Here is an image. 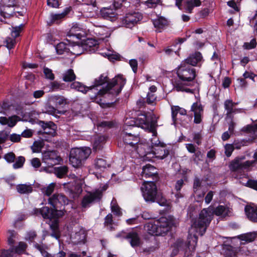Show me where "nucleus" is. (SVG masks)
<instances>
[{"label":"nucleus","instance_id":"774afa93","mask_svg":"<svg viewBox=\"0 0 257 257\" xmlns=\"http://www.w3.org/2000/svg\"><path fill=\"white\" fill-rule=\"evenodd\" d=\"M129 64L132 68L133 72L136 73L138 70V61L136 59H131L130 60Z\"/></svg>","mask_w":257,"mask_h":257},{"label":"nucleus","instance_id":"f8f14e48","mask_svg":"<svg viewBox=\"0 0 257 257\" xmlns=\"http://www.w3.org/2000/svg\"><path fill=\"white\" fill-rule=\"evenodd\" d=\"M62 160L55 151H47L42 154V161L49 167L58 164Z\"/></svg>","mask_w":257,"mask_h":257},{"label":"nucleus","instance_id":"0eeeda50","mask_svg":"<svg viewBox=\"0 0 257 257\" xmlns=\"http://www.w3.org/2000/svg\"><path fill=\"white\" fill-rule=\"evenodd\" d=\"M245 159L244 157H237L232 160L229 164V168L232 176L235 179H240L245 174L244 170H248L253 166L254 161H246L243 162Z\"/></svg>","mask_w":257,"mask_h":257},{"label":"nucleus","instance_id":"6e6d98bb","mask_svg":"<svg viewBox=\"0 0 257 257\" xmlns=\"http://www.w3.org/2000/svg\"><path fill=\"white\" fill-rule=\"evenodd\" d=\"M44 73L46 78L51 80H53L55 78V75L52 70L48 68H44Z\"/></svg>","mask_w":257,"mask_h":257},{"label":"nucleus","instance_id":"c756f323","mask_svg":"<svg viewBox=\"0 0 257 257\" xmlns=\"http://www.w3.org/2000/svg\"><path fill=\"white\" fill-rule=\"evenodd\" d=\"M70 87L72 89H75L84 94L86 93L88 91L92 90L91 86L87 87L78 81H74L72 82L70 85Z\"/></svg>","mask_w":257,"mask_h":257},{"label":"nucleus","instance_id":"338daca9","mask_svg":"<svg viewBox=\"0 0 257 257\" xmlns=\"http://www.w3.org/2000/svg\"><path fill=\"white\" fill-rule=\"evenodd\" d=\"M246 186L257 190V180L249 179L246 182Z\"/></svg>","mask_w":257,"mask_h":257},{"label":"nucleus","instance_id":"f257e3e1","mask_svg":"<svg viewBox=\"0 0 257 257\" xmlns=\"http://www.w3.org/2000/svg\"><path fill=\"white\" fill-rule=\"evenodd\" d=\"M217 216L225 217L228 214V209L223 205H219L214 210L212 207L202 209L199 215V217L193 221L191 229L189 231L188 237V247L190 250L194 251L197 244L198 237L196 234L192 235L195 231L202 236L206 232L213 218V214Z\"/></svg>","mask_w":257,"mask_h":257},{"label":"nucleus","instance_id":"c85d7f7f","mask_svg":"<svg viewBox=\"0 0 257 257\" xmlns=\"http://www.w3.org/2000/svg\"><path fill=\"white\" fill-rule=\"evenodd\" d=\"M157 172L155 167L150 164H147L143 168L142 175L145 178L154 176Z\"/></svg>","mask_w":257,"mask_h":257},{"label":"nucleus","instance_id":"39448f33","mask_svg":"<svg viewBox=\"0 0 257 257\" xmlns=\"http://www.w3.org/2000/svg\"><path fill=\"white\" fill-rule=\"evenodd\" d=\"M172 221L165 217L148 222L145 226L147 232L152 235H164L170 229Z\"/></svg>","mask_w":257,"mask_h":257},{"label":"nucleus","instance_id":"6e6552de","mask_svg":"<svg viewBox=\"0 0 257 257\" xmlns=\"http://www.w3.org/2000/svg\"><path fill=\"white\" fill-rule=\"evenodd\" d=\"M91 153L88 147L75 148L71 150L69 156V162L74 168H78L82 165V162L87 159Z\"/></svg>","mask_w":257,"mask_h":257},{"label":"nucleus","instance_id":"b1692460","mask_svg":"<svg viewBox=\"0 0 257 257\" xmlns=\"http://www.w3.org/2000/svg\"><path fill=\"white\" fill-rule=\"evenodd\" d=\"M182 3L183 6L181 10L189 13H191L194 7H199L201 4L200 0H184Z\"/></svg>","mask_w":257,"mask_h":257},{"label":"nucleus","instance_id":"f704fd0d","mask_svg":"<svg viewBox=\"0 0 257 257\" xmlns=\"http://www.w3.org/2000/svg\"><path fill=\"white\" fill-rule=\"evenodd\" d=\"M107 138L104 136H98L95 138L93 143V149L95 151L100 150L105 143Z\"/></svg>","mask_w":257,"mask_h":257},{"label":"nucleus","instance_id":"9b49d317","mask_svg":"<svg viewBox=\"0 0 257 257\" xmlns=\"http://www.w3.org/2000/svg\"><path fill=\"white\" fill-rule=\"evenodd\" d=\"M125 0H114L113 7L111 8H103L100 10V14L101 16L105 19L109 20L111 21L114 20L117 16L116 9L119 8L123 2Z\"/></svg>","mask_w":257,"mask_h":257},{"label":"nucleus","instance_id":"423d86ee","mask_svg":"<svg viewBox=\"0 0 257 257\" xmlns=\"http://www.w3.org/2000/svg\"><path fill=\"white\" fill-rule=\"evenodd\" d=\"M153 137L151 140L152 144L151 152H147L145 149L144 150V155L140 157H143L145 160L149 161L151 160V158H153L161 160L164 159L169 154V152L166 149L165 145L160 142L157 136Z\"/></svg>","mask_w":257,"mask_h":257},{"label":"nucleus","instance_id":"7c9ffc66","mask_svg":"<svg viewBox=\"0 0 257 257\" xmlns=\"http://www.w3.org/2000/svg\"><path fill=\"white\" fill-rule=\"evenodd\" d=\"M72 10L71 7H66L64 10L63 12L60 14H53L51 15V20L54 23L57 24L61 20L65 18V17L68 15L70 11Z\"/></svg>","mask_w":257,"mask_h":257},{"label":"nucleus","instance_id":"4d7b16f0","mask_svg":"<svg viewBox=\"0 0 257 257\" xmlns=\"http://www.w3.org/2000/svg\"><path fill=\"white\" fill-rule=\"evenodd\" d=\"M224 149L225 154L227 157H229L231 155L233 150H234L232 144H226L224 146Z\"/></svg>","mask_w":257,"mask_h":257},{"label":"nucleus","instance_id":"f03ea898","mask_svg":"<svg viewBox=\"0 0 257 257\" xmlns=\"http://www.w3.org/2000/svg\"><path fill=\"white\" fill-rule=\"evenodd\" d=\"M175 71L178 79L173 82L174 89L177 91L193 93L194 90L188 87L192 85L196 77V69L188 64L181 62Z\"/></svg>","mask_w":257,"mask_h":257},{"label":"nucleus","instance_id":"aec40b11","mask_svg":"<svg viewBox=\"0 0 257 257\" xmlns=\"http://www.w3.org/2000/svg\"><path fill=\"white\" fill-rule=\"evenodd\" d=\"M191 110L194 112V122L196 124L200 123L202 121L203 109L200 102H195L191 106Z\"/></svg>","mask_w":257,"mask_h":257},{"label":"nucleus","instance_id":"e2e57ef3","mask_svg":"<svg viewBox=\"0 0 257 257\" xmlns=\"http://www.w3.org/2000/svg\"><path fill=\"white\" fill-rule=\"evenodd\" d=\"M46 111L51 115H55L56 113H59L60 112L57 110L55 107L50 105L46 106Z\"/></svg>","mask_w":257,"mask_h":257},{"label":"nucleus","instance_id":"603ef678","mask_svg":"<svg viewBox=\"0 0 257 257\" xmlns=\"http://www.w3.org/2000/svg\"><path fill=\"white\" fill-rule=\"evenodd\" d=\"M25 162V159L23 156H20L18 157L15 162L13 164V168L15 169H17L22 168Z\"/></svg>","mask_w":257,"mask_h":257},{"label":"nucleus","instance_id":"20e7f679","mask_svg":"<svg viewBox=\"0 0 257 257\" xmlns=\"http://www.w3.org/2000/svg\"><path fill=\"white\" fill-rule=\"evenodd\" d=\"M120 141H122L124 146L125 152L130 154L131 157H137L136 154L140 157L144 155V150L147 147V145L140 143V138L138 134L123 133L121 134ZM119 145H121L120 141Z\"/></svg>","mask_w":257,"mask_h":257},{"label":"nucleus","instance_id":"cd10ccee","mask_svg":"<svg viewBox=\"0 0 257 257\" xmlns=\"http://www.w3.org/2000/svg\"><path fill=\"white\" fill-rule=\"evenodd\" d=\"M157 88L155 85L150 87L146 96V102L149 104L154 105L156 103L157 96L155 92Z\"/></svg>","mask_w":257,"mask_h":257},{"label":"nucleus","instance_id":"a19ab883","mask_svg":"<svg viewBox=\"0 0 257 257\" xmlns=\"http://www.w3.org/2000/svg\"><path fill=\"white\" fill-rule=\"evenodd\" d=\"M68 171L66 166H61L55 169V174L57 177L61 178L67 175Z\"/></svg>","mask_w":257,"mask_h":257},{"label":"nucleus","instance_id":"473e14b6","mask_svg":"<svg viewBox=\"0 0 257 257\" xmlns=\"http://www.w3.org/2000/svg\"><path fill=\"white\" fill-rule=\"evenodd\" d=\"M16 190L20 194H30L33 191V186L32 184H22L16 186Z\"/></svg>","mask_w":257,"mask_h":257},{"label":"nucleus","instance_id":"4c0bfd02","mask_svg":"<svg viewBox=\"0 0 257 257\" xmlns=\"http://www.w3.org/2000/svg\"><path fill=\"white\" fill-rule=\"evenodd\" d=\"M76 78V75L72 69H69L65 71L62 76V79L65 82H72L75 80Z\"/></svg>","mask_w":257,"mask_h":257},{"label":"nucleus","instance_id":"bb28decb","mask_svg":"<svg viewBox=\"0 0 257 257\" xmlns=\"http://www.w3.org/2000/svg\"><path fill=\"white\" fill-rule=\"evenodd\" d=\"M244 211L247 218L254 222H257V207L246 206Z\"/></svg>","mask_w":257,"mask_h":257},{"label":"nucleus","instance_id":"6ab92c4d","mask_svg":"<svg viewBox=\"0 0 257 257\" xmlns=\"http://www.w3.org/2000/svg\"><path fill=\"white\" fill-rule=\"evenodd\" d=\"M36 237V232L35 230H32L27 232L25 236V239L28 241L30 243H33L34 247L40 251L42 255H44V254L46 252L45 250L44 245L42 242L39 244L34 241Z\"/></svg>","mask_w":257,"mask_h":257},{"label":"nucleus","instance_id":"a18cd8bd","mask_svg":"<svg viewBox=\"0 0 257 257\" xmlns=\"http://www.w3.org/2000/svg\"><path fill=\"white\" fill-rule=\"evenodd\" d=\"M17 43L16 39L12 37H8L6 38L4 44L6 47L9 50L13 49Z\"/></svg>","mask_w":257,"mask_h":257},{"label":"nucleus","instance_id":"0e129e2a","mask_svg":"<svg viewBox=\"0 0 257 257\" xmlns=\"http://www.w3.org/2000/svg\"><path fill=\"white\" fill-rule=\"evenodd\" d=\"M1 4L7 7H13L16 6L15 0H1Z\"/></svg>","mask_w":257,"mask_h":257},{"label":"nucleus","instance_id":"69168bd1","mask_svg":"<svg viewBox=\"0 0 257 257\" xmlns=\"http://www.w3.org/2000/svg\"><path fill=\"white\" fill-rule=\"evenodd\" d=\"M161 2V0H148L146 2V5L149 8H155Z\"/></svg>","mask_w":257,"mask_h":257},{"label":"nucleus","instance_id":"3c124183","mask_svg":"<svg viewBox=\"0 0 257 257\" xmlns=\"http://www.w3.org/2000/svg\"><path fill=\"white\" fill-rule=\"evenodd\" d=\"M17 235V233L14 230H9L8 231V242L9 245H12L14 244Z\"/></svg>","mask_w":257,"mask_h":257},{"label":"nucleus","instance_id":"052dcab7","mask_svg":"<svg viewBox=\"0 0 257 257\" xmlns=\"http://www.w3.org/2000/svg\"><path fill=\"white\" fill-rule=\"evenodd\" d=\"M246 142L245 140L234 141L232 144L234 149H240L242 147L246 145Z\"/></svg>","mask_w":257,"mask_h":257},{"label":"nucleus","instance_id":"de8ad7c7","mask_svg":"<svg viewBox=\"0 0 257 257\" xmlns=\"http://www.w3.org/2000/svg\"><path fill=\"white\" fill-rule=\"evenodd\" d=\"M111 210L115 215L117 216H121L122 213L120 211V208L117 204L116 201L115 199H113L111 201Z\"/></svg>","mask_w":257,"mask_h":257},{"label":"nucleus","instance_id":"8fccbe9b","mask_svg":"<svg viewBox=\"0 0 257 257\" xmlns=\"http://www.w3.org/2000/svg\"><path fill=\"white\" fill-rule=\"evenodd\" d=\"M44 146V142L43 141H35L32 146V149L33 152L39 153L41 151Z\"/></svg>","mask_w":257,"mask_h":257},{"label":"nucleus","instance_id":"49530a36","mask_svg":"<svg viewBox=\"0 0 257 257\" xmlns=\"http://www.w3.org/2000/svg\"><path fill=\"white\" fill-rule=\"evenodd\" d=\"M256 237V234L254 233H247L245 234L240 235L238 238L241 240L247 242H251L253 241Z\"/></svg>","mask_w":257,"mask_h":257},{"label":"nucleus","instance_id":"5701e85b","mask_svg":"<svg viewBox=\"0 0 257 257\" xmlns=\"http://www.w3.org/2000/svg\"><path fill=\"white\" fill-rule=\"evenodd\" d=\"M93 32L98 38L101 40L109 37L111 34L110 29L104 26H95Z\"/></svg>","mask_w":257,"mask_h":257},{"label":"nucleus","instance_id":"2eb2a0df","mask_svg":"<svg viewBox=\"0 0 257 257\" xmlns=\"http://www.w3.org/2000/svg\"><path fill=\"white\" fill-rule=\"evenodd\" d=\"M117 237H122L125 238L133 247L139 246L141 244L140 237L136 231L132 230L125 233L123 232L116 235Z\"/></svg>","mask_w":257,"mask_h":257},{"label":"nucleus","instance_id":"2f4dec72","mask_svg":"<svg viewBox=\"0 0 257 257\" xmlns=\"http://www.w3.org/2000/svg\"><path fill=\"white\" fill-rule=\"evenodd\" d=\"M109 166V164L107 162L106 160L103 158H96L94 162L95 168L100 171H103Z\"/></svg>","mask_w":257,"mask_h":257},{"label":"nucleus","instance_id":"4be33fe9","mask_svg":"<svg viewBox=\"0 0 257 257\" xmlns=\"http://www.w3.org/2000/svg\"><path fill=\"white\" fill-rule=\"evenodd\" d=\"M202 59V56L200 52H195L190 54L186 59L183 60L182 62L185 64H188L191 66H195Z\"/></svg>","mask_w":257,"mask_h":257},{"label":"nucleus","instance_id":"13d9d810","mask_svg":"<svg viewBox=\"0 0 257 257\" xmlns=\"http://www.w3.org/2000/svg\"><path fill=\"white\" fill-rule=\"evenodd\" d=\"M19 120V117L17 115H13L8 118V123L7 124L9 126L14 127Z\"/></svg>","mask_w":257,"mask_h":257},{"label":"nucleus","instance_id":"7ed1b4c3","mask_svg":"<svg viewBox=\"0 0 257 257\" xmlns=\"http://www.w3.org/2000/svg\"><path fill=\"white\" fill-rule=\"evenodd\" d=\"M126 82L125 79L122 75H118L108 82V78L106 74H102L94 80L93 84L91 86L92 90L95 87L102 85L107 83L105 88L99 89L95 97L103 95L106 93L113 95H118L121 91Z\"/></svg>","mask_w":257,"mask_h":257},{"label":"nucleus","instance_id":"5fc2aeb1","mask_svg":"<svg viewBox=\"0 0 257 257\" xmlns=\"http://www.w3.org/2000/svg\"><path fill=\"white\" fill-rule=\"evenodd\" d=\"M4 158L8 163H12L15 162L16 156L14 153L10 152L6 154L4 156Z\"/></svg>","mask_w":257,"mask_h":257},{"label":"nucleus","instance_id":"1a4fd4ad","mask_svg":"<svg viewBox=\"0 0 257 257\" xmlns=\"http://www.w3.org/2000/svg\"><path fill=\"white\" fill-rule=\"evenodd\" d=\"M136 124L149 133H152L153 137L157 135V121L153 120L150 115L141 114L136 120Z\"/></svg>","mask_w":257,"mask_h":257},{"label":"nucleus","instance_id":"bf43d9fd","mask_svg":"<svg viewBox=\"0 0 257 257\" xmlns=\"http://www.w3.org/2000/svg\"><path fill=\"white\" fill-rule=\"evenodd\" d=\"M256 46V41L255 39H252L249 43H244L243 47L245 49L250 50L254 48Z\"/></svg>","mask_w":257,"mask_h":257},{"label":"nucleus","instance_id":"4468645a","mask_svg":"<svg viewBox=\"0 0 257 257\" xmlns=\"http://www.w3.org/2000/svg\"><path fill=\"white\" fill-rule=\"evenodd\" d=\"M68 199L67 197L61 194H54L49 198V203L55 210H58L67 203Z\"/></svg>","mask_w":257,"mask_h":257},{"label":"nucleus","instance_id":"58836bf2","mask_svg":"<svg viewBox=\"0 0 257 257\" xmlns=\"http://www.w3.org/2000/svg\"><path fill=\"white\" fill-rule=\"evenodd\" d=\"M50 101L56 106H63L66 104V99L60 96H53L50 98Z\"/></svg>","mask_w":257,"mask_h":257},{"label":"nucleus","instance_id":"ddd939ff","mask_svg":"<svg viewBox=\"0 0 257 257\" xmlns=\"http://www.w3.org/2000/svg\"><path fill=\"white\" fill-rule=\"evenodd\" d=\"M40 213L45 219H57L64 214V209L61 210H55L50 209L48 207H43L39 210Z\"/></svg>","mask_w":257,"mask_h":257},{"label":"nucleus","instance_id":"f3484780","mask_svg":"<svg viewBox=\"0 0 257 257\" xmlns=\"http://www.w3.org/2000/svg\"><path fill=\"white\" fill-rule=\"evenodd\" d=\"M102 196V193L99 190L85 195L81 201V206L83 208H87L90 206V204L94 201H98Z\"/></svg>","mask_w":257,"mask_h":257},{"label":"nucleus","instance_id":"dca6fc26","mask_svg":"<svg viewBox=\"0 0 257 257\" xmlns=\"http://www.w3.org/2000/svg\"><path fill=\"white\" fill-rule=\"evenodd\" d=\"M142 15L139 12L126 14L122 20L125 27L132 28L142 19Z\"/></svg>","mask_w":257,"mask_h":257},{"label":"nucleus","instance_id":"72a5a7b5","mask_svg":"<svg viewBox=\"0 0 257 257\" xmlns=\"http://www.w3.org/2000/svg\"><path fill=\"white\" fill-rule=\"evenodd\" d=\"M27 244L26 243L20 241L19 242L18 245L16 246H13L10 248V249L13 250V254L15 253L20 254L25 253L26 250L27 248Z\"/></svg>","mask_w":257,"mask_h":257},{"label":"nucleus","instance_id":"79ce46f5","mask_svg":"<svg viewBox=\"0 0 257 257\" xmlns=\"http://www.w3.org/2000/svg\"><path fill=\"white\" fill-rule=\"evenodd\" d=\"M113 221L112 219V215L111 213L107 214L104 218V225L109 230H112Z\"/></svg>","mask_w":257,"mask_h":257},{"label":"nucleus","instance_id":"ea45409f","mask_svg":"<svg viewBox=\"0 0 257 257\" xmlns=\"http://www.w3.org/2000/svg\"><path fill=\"white\" fill-rule=\"evenodd\" d=\"M50 228L53 231L51 235L56 239H58L60 235L59 231V224L56 220H55L50 225Z\"/></svg>","mask_w":257,"mask_h":257},{"label":"nucleus","instance_id":"864d4df0","mask_svg":"<svg viewBox=\"0 0 257 257\" xmlns=\"http://www.w3.org/2000/svg\"><path fill=\"white\" fill-rule=\"evenodd\" d=\"M55 186V183H51L47 187L44 188L42 189V191L44 194L47 196H50L53 192Z\"/></svg>","mask_w":257,"mask_h":257},{"label":"nucleus","instance_id":"09e8293b","mask_svg":"<svg viewBox=\"0 0 257 257\" xmlns=\"http://www.w3.org/2000/svg\"><path fill=\"white\" fill-rule=\"evenodd\" d=\"M201 182L199 178H196L194 179L193 183L194 192L196 194V195L200 198H202L204 195V193H202L199 194H197L198 190L201 186Z\"/></svg>","mask_w":257,"mask_h":257},{"label":"nucleus","instance_id":"37998d69","mask_svg":"<svg viewBox=\"0 0 257 257\" xmlns=\"http://www.w3.org/2000/svg\"><path fill=\"white\" fill-rule=\"evenodd\" d=\"M25 25L21 24L19 26L12 27L11 31V36L15 39L20 35V33L22 32Z\"/></svg>","mask_w":257,"mask_h":257},{"label":"nucleus","instance_id":"680f3d73","mask_svg":"<svg viewBox=\"0 0 257 257\" xmlns=\"http://www.w3.org/2000/svg\"><path fill=\"white\" fill-rule=\"evenodd\" d=\"M13 250L8 249V250H2L0 252V257H13Z\"/></svg>","mask_w":257,"mask_h":257},{"label":"nucleus","instance_id":"c03bdc74","mask_svg":"<svg viewBox=\"0 0 257 257\" xmlns=\"http://www.w3.org/2000/svg\"><path fill=\"white\" fill-rule=\"evenodd\" d=\"M155 201L161 206L167 207V209L170 207V202L165 198L159 194L156 196Z\"/></svg>","mask_w":257,"mask_h":257},{"label":"nucleus","instance_id":"9d476101","mask_svg":"<svg viewBox=\"0 0 257 257\" xmlns=\"http://www.w3.org/2000/svg\"><path fill=\"white\" fill-rule=\"evenodd\" d=\"M143 196L147 202H155L157 194L156 184L152 181L145 182L142 187Z\"/></svg>","mask_w":257,"mask_h":257},{"label":"nucleus","instance_id":"c9c22d12","mask_svg":"<svg viewBox=\"0 0 257 257\" xmlns=\"http://www.w3.org/2000/svg\"><path fill=\"white\" fill-rule=\"evenodd\" d=\"M68 42L66 43L65 42H60L55 47L56 52L59 55L67 54L69 55L68 51Z\"/></svg>","mask_w":257,"mask_h":257},{"label":"nucleus","instance_id":"a211bd4d","mask_svg":"<svg viewBox=\"0 0 257 257\" xmlns=\"http://www.w3.org/2000/svg\"><path fill=\"white\" fill-rule=\"evenodd\" d=\"M66 36L68 39L72 38L73 39L79 40L85 36V32L78 24H76L72 26Z\"/></svg>","mask_w":257,"mask_h":257},{"label":"nucleus","instance_id":"412c9836","mask_svg":"<svg viewBox=\"0 0 257 257\" xmlns=\"http://www.w3.org/2000/svg\"><path fill=\"white\" fill-rule=\"evenodd\" d=\"M67 42H68L69 56L81 55L83 52V48L81 45L74 42H71V39L66 38Z\"/></svg>","mask_w":257,"mask_h":257},{"label":"nucleus","instance_id":"393cba45","mask_svg":"<svg viewBox=\"0 0 257 257\" xmlns=\"http://www.w3.org/2000/svg\"><path fill=\"white\" fill-rule=\"evenodd\" d=\"M156 31L158 33L161 32L168 25V22L166 19L163 17H158L153 21Z\"/></svg>","mask_w":257,"mask_h":257},{"label":"nucleus","instance_id":"e433bc0d","mask_svg":"<svg viewBox=\"0 0 257 257\" xmlns=\"http://www.w3.org/2000/svg\"><path fill=\"white\" fill-rule=\"evenodd\" d=\"M172 117L174 122L176 121V117L178 113L182 115H185L186 114V110L178 106H174L172 107Z\"/></svg>","mask_w":257,"mask_h":257},{"label":"nucleus","instance_id":"a878e982","mask_svg":"<svg viewBox=\"0 0 257 257\" xmlns=\"http://www.w3.org/2000/svg\"><path fill=\"white\" fill-rule=\"evenodd\" d=\"M237 103H235L231 99H227L224 102V109L226 111V115L227 117H231L232 114L239 112V110L234 108Z\"/></svg>","mask_w":257,"mask_h":257}]
</instances>
